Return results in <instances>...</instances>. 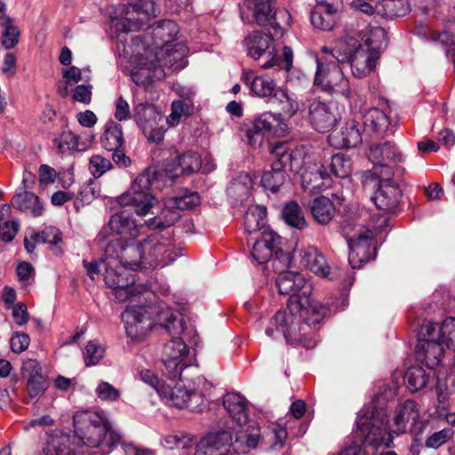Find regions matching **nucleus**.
<instances>
[{
  "label": "nucleus",
  "instance_id": "1",
  "mask_svg": "<svg viewBox=\"0 0 455 455\" xmlns=\"http://www.w3.org/2000/svg\"><path fill=\"white\" fill-rule=\"evenodd\" d=\"M164 31L153 30L132 40L131 60L134 68L131 77L136 84L147 87L162 80L165 76L164 67L172 66L188 52L184 44L172 43L170 33L168 39H164Z\"/></svg>",
  "mask_w": 455,
  "mask_h": 455
},
{
  "label": "nucleus",
  "instance_id": "4",
  "mask_svg": "<svg viewBox=\"0 0 455 455\" xmlns=\"http://www.w3.org/2000/svg\"><path fill=\"white\" fill-rule=\"evenodd\" d=\"M157 180L156 170L148 168L135 179L130 190L117 198L118 204L122 207L132 206L138 215L145 216L156 203L152 190Z\"/></svg>",
  "mask_w": 455,
  "mask_h": 455
},
{
  "label": "nucleus",
  "instance_id": "7",
  "mask_svg": "<svg viewBox=\"0 0 455 455\" xmlns=\"http://www.w3.org/2000/svg\"><path fill=\"white\" fill-rule=\"evenodd\" d=\"M388 417L383 411L372 409L365 411L357 420V432L361 442L372 447H389L393 442L387 431Z\"/></svg>",
  "mask_w": 455,
  "mask_h": 455
},
{
  "label": "nucleus",
  "instance_id": "42",
  "mask_svg": "<svg viewBox=\"0 0 455 455\" xmlns=\"http://www.w3.org/2000/svg\"><path fill=\"white\" fill-rule=\"evenodd\" d=\"M170 206V200L168 199L161 212L149 220L148 226L153 228L164 229L177 222L180 218V214L175 207Z\"/></svg>",
  "mask_w": 455,
  "mask_h": 455
},
{
  "label": "nucleus",
  "instance_id": "25",
  "mask_svg": "<svg viewBox=\"0 0 455 455\" xmlns=\"http://www.w3.org/2000/svg\"><path fill=\"white\" fill-rule=\"evenodd\" d=\"M329 141L333 147L339 148H352L359 146L363 139L358 123L355 120L346 122L339 132L330 134Z\"/></svg>",
  "mask_w": 455,
  "mask_h": 455
},
{
  "label": "nucleus",
  "instance_id": "50",
  "mask_svg": "<svg viewBox=\"0 0 455 455\" xmlns=\"http://www.w3.org/2000/svg\"><path fill=\"white\" fill-rule=\"evenodd\" d=\"M251 92L259 97H271L276 92L275 83L273 79L265 76H255L250 83Z\"/></svg>",
  "mask_w": 455,
  "mask_h": 455
},
{
  "label": "nucleus",
  "instance_id": "10",
  "mask_svg": "<svg viewBox=\"0 0 455 455\" xmlns=\"http://www.w3.org/2000/svg\"><path fill=\"white\" fill-rule=\"evenodd\" d=\"M276 286L282 295H290L287 302L288 310L300 311L303 300L307 301L312 294L313 286L305 277L297 272H281L276 279Z\"/></svg>",
  "mask_w": 455,
  "mask_h": 455
},
{
  "label": "nucleus",
  "instance_id": "59",
  "mask_svg": "<svg viewBox=\"0 0 455 455\" xmlns=\"http://www.w3.org/2000/svg\"><path fill=\"white\" fill-rule=\"evenodd\" d=\"M454 431L450 428H443L432 434L426 441V447L437 449L452 438Z\"/></svg>",
  "mask_w": 455,
  "mask_h": 455
},
{
  "label": "nucleus",
  "instance_id": "3",
  "mask_svg": "<svg viewBox=\"0 0 455 455\" xmlns=\"http://www.w3.org/2000/svg\"><path fill=\"white\" fill-rule=\"evenodd\" d=\"M300 311L279 310L270 320V326L266 329V334L275 338V332H281L286 342L291 346H301L307 349L315 344V331L305 322H302Z\"/></svg>",
  "mask_w": 455,
  "mask_h": 455
},
{
  "label": "nucleus",
  "instance_id": "20",
  "mask_svg": "<svg viewBox=\"0 0 455 455\" xmlns=\"http://www.w3.org/2000/svg\"><path fill=\"white\" fill-rule=\"evenodd\" d=\"M154 325L164 328L171 336H178L184 331V321L178 312L172 311L165 304L147 306Z\"/></svg>",
  "mask_w": 455,
  "mask_h": 455
},
{
  "label": "nucleus",
  "instance_id": "35",
  "mask_svg": "<svg viewBox=\"0 0 455 455\" xmlns=\"http://www.w3.org/2000/svg\"><path fill=\"white\" fill-rule=\"evenodd\" d=\"M335 1L317 3L312 11L310 20L315 28H332Z\"/></svg>",
  "mask_w": 455,
  "mask_h": 455
},
{
  "label": "nucleus",
  "instance_id": "33",
  "mask_svg": "<svg viewBox=\"0 0 455 455\" xmlns=\"http://www.w3.org/2000/svg\"><path fill=\"white\" fill-rule=\"evenodd\" d=\"M328 311V307L314 300L311 295H308L307 301L303 300V305L299 315H302V320H304L307 324H309L313 330L314 327L323 321Z\"/></svg>",
  "mask_w": 455,
  "mask_h": 455
},
{
  "label": "nucleus",
  "instance_id": "56",
  "mask_svg": "<svg viewBox=\"0 0 455 455\" xmlns=\"http://www.w3.org/2000/svg\"><path fill=\"white\" fill-rule=\"evenodd\" d=\"M266 215V209L256 207L250 209L244 215V228L249 234H252L261 228V220Z\"/></svg>",
  "mask_w": 455,
  "mask_h": 455
},
{
  "label": "nucleus",
  "instance_id": "53",
  "mask_svg": "<svg viewBox=\"0 0 455 455\" xmlns=\"http://www.w3.org/2000/svg\"><path fill=\"white\" fill-rule=\"evenodd\" d=\"M328 177V173L323 166L315 165L302 174V185L304 188H316L323 185V180Z\"/></svg>",
  "mask_w": 455,
  "mask_h": 455
},
{
  "label": "nucleus",
  "instance_id": "62",
  "mask_svg": "<svg viewBox=\"0 0 455 455\" xmlns=\"http://www.w3.org/2000/svg\"><path fill=\"white\" fill-rule=\"evenodd\" d=\"M266 133L254 120L245 131L247 142L253 147L259 146L263 141Z\"/></svg>",
  "mask_w": 455,
  "mask_h": 455
},
{
  "label": "nucleus",
  "instance_id": "2",
  "mask_svg": "<svg viewBox=\"0 0 455 455\" xmlns=\"http://www.w3.org/2000/svg\"><path fill=\"white\" fill-rule=\"evenodd\" d=\"M387 45L385 30H349L337 41L334 58L339 63L349 62L353 76L363 78L374 70Z\"/></svg>",
  "mask_w": 455,
  "mask_h": 455
},
{
  "label": "nucleus",
  "instance_id": "12",
  "mask_svg": "<svg viewBox=\"0 0 455 455\" xmlns=\"http://www.w3.org/2000/svg\"><path fill=\"white\" fill-rule=\"evenodd\" d=\"M271 154L275 160L272 164L271 171L263 173L261 184L266 189L275 193L286 180L287 174L284 168L291 164L292 154L287 150V144L284 142L276 143L272 147Z\"/></svg>",
  "mask_w": 455,
  "mask_h": 455
},
{
  "label": "nucleus",
  "instance_id": "18",
  "mask_svg": "<svg viewBox=\"0 0 455 455\" xmlns=\"http://www.w3.org/2000/svg\"><path fill=\"white\" fill-rule=\"evenodd\" d=\"M427 334L423 335V324L418 334V345L416 347L417 360L424 363L427 368L434 369L439 365L443 355V344L439 338L434 337V331L428 330Z\"/></svg>",
  "mask_w": 455,
  "mask_h": 455
},
{
  "label": "nucleus",
  "instance_id": "30",
  "mask_svg": "<svg viewBox=\"0 0 455 455\" xmlns=\"http://www.w3.org/2000/svg\"><path fill=\"white\" fill-rule=\"evenodd\" d=\"M428 330L434 331V337L439 338L448 348L455 349V318H448L441 325L438 323H424L423 335H428Z\"/></svg>",
  "mask_w": 455,
  "mask_h": 455
},
{
  "label": "nucleus",
  "instance_id": "54",
  "mask_svg": "<svg viewBox=\"0 0 455 455\" xmlns=\"http://www.w3.org/2000/svg\"><path fill=\"white\" fill-rule=\"evenodd\" d=\"M253 181L246 173H241L228 188L230 194L237 195L241 199L247 197L252 188Z\"/></svg>",
  "mask_w": 455,
  "mask_h": 455
},
{
  "label": "nucleus",
  "instance_id": "39",
  "mask_svg": "<svg viewBox=\"0 0 455 455\" xmlns=\"http://www.w3.org/2000/svg\"><path fill=\"white\" fill-rule=\"evenodd\" d=\"M394 164L382 163L374 164L372 172L366 174L363 181L364 187L375 188L379 183L393 182L391 178L394 174L393 168L391 165Z\"/></svg>",
  "mask_w": 455,
  "mask_h": 455
},
{
  "label": "nucleus",
  "instance_id": "28",
  "mask_svg": "<svg viewBox=\"0 0 455 455\" xmlns=\"http://www.w3.org/2000/svg\"><path fill=\"white\" fill-rule=\"evenodd\" d=\"M368 156L373 164H398L403 160L401 152L390 141L371 145Z\"/></svg>",
  "mask_w": 455,
  "mask_h": 455
},
{
  "label": "nucleus",
  "instance_id": "52",
  "mask_svg": "<svg viewBox=\"0 0 455 455\" xmlns=\"http://www.w3.org/2000/svg\"><path fill=\"white\" fill-rule=\"evenodd\" d=\"M32 238L36 242L47 243L54 246L55 253L60 254L62 252L61 248L59 246L62 243L61 232L54 227H47L42 232L34 234Z\"/></svg>",
  "mask_w": 455,
  "mask_h": 455
},
{
  "label": "nucleus",
  "instance_id": "44",
  "mask_svg": "<svg viewBox=\"0 0 455 455\" xmlns=\"http://www.w3.org/2000/svg\"><path fill=\"white\" fill-rule=\"evenodd\" d=\"M364 125L374 132L382 133L389 126V118L379 108L369 109L363 116Z\"/></svg>",
  "mask_w": 455,
  "mask_h": 455
},
{
  "label": "nucleus",
  "instance_id": "45",
  "mask_svg": "<svg viewBox=\"0 0 455 455\" xmlns=\"http://www.w3.org/2000/svg\"><path fill=\"white\" fill-rule=\"evenodd\" d=\"M259 438V431L257 428L239 429L235 432V443H236L238 450L245 452L248 450L256 448Z\"/></svg>",
  "mask_w": 455,
  "mask_h": 455
},
{
  "label": "nucleus",
  "instance_id": "57",
  "mask_svg": "<svg viewBox=\"0 0 455 455\" xmlns=\"http://www.w3.org/2000/svg\"><path fill=\"white\" fill-rule=\"evenodd\" d=\"M104 355V348L94 341H90L84 350L86 366L97 364Z\"/></svg>",
  "mask_w": 455,
  "mask_h": 455
},
{
  "label": "nucleus",
  "instance_id": "13",
  "mask_svg": "<svg viewBox=\"0 0 455 455\" xmlns=\"http://www.w3.org/2000/svg\"><path fill=\"white\" fill-rule=\"evenodd\" d=\"M144 254V267L156 268L174 259L172 243L158 234L148 235L140 241Z\"/></svg>",
  "mask_w": 455,
  "mask_h": 455
},
{
  "label": "nucleus",
  "instance_id": "48",
  "mask_svg": "<svg viewBox=\"0 0 455 455\" xmlns=\"http://www.w3.org/2000/svg\"><path fill=\"white\" fill-rule=\"evenodd\" d=\"M53 143L61 154L82 151L85 148L80 146L79 137L70 131L61 132L58 138L54 139Z\"/></svg>",
  "mask_w": 455,
  "mask_h": 455
},
{
  "label": "nucleus",
  "instance_id": "19",
  "mask_svg": "<svg viewBox=\"0 0 455 455\" xmlns=\"http://www.w3.org/2000/svg\"><path fill=\"white\" fill-rule=\"evenodd\" d=\"M281 237L272 230H264L256 240L251 250V257L259 264H264L275 256L276 259H287L280 248Z\"/></svg>",
  "mask_w": 455,
  "mask_h": 455
},
{
  "label": "nucleus",
  "instance_id": "17",
  "mask_svg": "<svg viewBox=\"0 0 455 455\" xmlns=\"http://www.w3.org/2000/svg\"><path fill=\"white\" fill-rule=\"evenodd\" d=\"M140 234L139 226L125 211L112 215L108 227L104 228L100 235L107 243L110 239L117 238L119 242L136 238Z\"/></svg>",
  "mask_w": 455,
  "mask_h": 455
},
{
  "label": "nucleus",
  "instance_id": "32",
  "mask_svg": "<svg viewBox=\"0 0 455 455\" xmlns=\"http://www.w3.org/2000/svg\"><path fill=\"white\" fill-rule=\"evenodd\" d=\"M419 418V412L416 409V403L412 400H406L399 408L396 414L394 417V425L395 429L394 430L397 434H402L406 429L407 423L412 419L413 425L411 431H414L417 427L418 422L416 420ZM419 432L421 431L422 423L419 422Z\"/></svg>",
  "mask_w": 455,
  "mask_h": 455
},
{
  "label": "nucleus",
  "instance_id": "8",
  "mask_svg": "<svg viewBox=\"0 0 455 455\" xmlns=\"http://www.w3.org/2000/svg\"><path fill=\"white\" fill-rule=\"evenodd\" d=\"M76 435L90 447H98L108 429V421L99 412L81 411L73 417Z\"/></svg>",
  "mask_w": 455,
  "mask_h": 455
},
{
  "label": "nucleus",
  "instance_id": "21",
  "mask_svg": "<svg viewBox=\"0 0 455 455\" xmlns=\"http://www.w3.org/2000/svg\"><path fill=\"white\" fill-rule=\"evenodd\" d=\"M161 396L170 397L172 404L180 409H188L190 411L198 410L203 403V395L194 390L184 388L180 386H176L172 388L170 386L165 385L162 387Z\"/></svg>",
  "mask_w": 455,
  "mask_h": 455
},
{
  "label": "nucleus",
  "instance_id": "14",
  "mask_svg": "<svg viewBox=\"0 0 455 455\" xmlns=\"http://www.w3.org/2000/svg\"><path fill=\"white\" fill-rule=\"evenodd\" d=\"M105 257L116 259L126 270L145 268L140 242L137 244L124 245L117 238L110 239L105 246Z\"/></svg>",
  "mask_w": 455,
  "mask_h": 455
},
{
  "label": "nucleus",
  "instance_id": "29",
  "mask_svg": "<svg viewBox=\"0 0 455 455\" xmlns=\"http://www.w3.org/2000/svg\"><path fill=\"white\" fill-rule=\"evenodd\" d=\"M234 432L230 429H223L215 433H210L200 441V448L204 452L231 451Z\"/></svg>",
  "mask_w": 455,
  "mask_h": 455
},
{
  "label": "nucleus",
  "instance_id": "34",
  "mask_svg": "<svg viewBox=\"0 0 455 455\" xmlns=\"http://www.w3.org/2000/svg\"><path fill=\"white\" fill-rule=\"evenodd\" d=\"M270 2L271 0H244L243 5L252 12V21L248 20V24L255 22L260 27L270 25L273 17Z\"/></svg>",
  "mask_w": 455,
  "mask_h": 455
},
{
  "label": "nucleus",
  "instance_id": "26",
  "mask_svg": "<svg viewBox=\"0 0 455 455\" xmlns=\"http://www.w3.org/2000/svg\"><path fill=\"white\" fill-rule=\"evenodd\" d=\"M299 264L316 275L327 277L330 267L323 253L315 246H307L299 251Z\"/></svg>",
  "mask_w": 455,
  "mask_h": 455
},
{
  "label": "nucleus",
  "instance_id": "31",
  "mask_svg": "<svg viewBox=\"0 0 455 455\" xmlns=\"http://www.w3.org/2000/svg\"><path fill=\"white\" fill-rule=\"evenodd\" d=\"M223 406L240 427L247 422V403L243 396L237 393H228L223 397Z\"/></svg>",
  "mask_w": 455,
  "mask_h": 455
},
{
  "label": "nucleus",
  "instance_id": "47",
  "mask_svg": "<svg viewBox=\"0 0 455 455\" xmlns=\"http://www.w3.org/2000/svg\"><path fill=\"white\" fill-rule=\"evenodd\" d=\"M330 168L333 175L345 179L349 177L353 172V162L350 156L339 153L332 156Z\"/></svg>",
  "mask_w": 455,
  "mask_h": 455
},
{
  "label": "nucleus",
  "instance_id": "5",
  "mask_svg": "<svg viewBox=\"0 0 455 455\" xmlns=\"http://www.w3.org/2000/svg\"><path fill=\"white\" fill-rule=\"evenodd\" d=\"M104 262L105 283L114 291L115 297L119 302H125L142 294L147 296L146 299L153 296L148 286L135 284L134 276L120 266L116 259L105 257Z\"/></svg>",
  "mask_w": 455,
  "mask_h": 455
},
{
  "label": "nucleus",
  "instance_id": "11",
  "mask_svg": "<svg viewBox=\"0 0 455 455\" xmlns=\"http://www.w3.org/2000/svg\"><path fill=\"white\" fill-rule=\"evenodd\" d=\"M316 62L315 84L322 85L326 91L339 93L347 100H351L355 95L339 66L332 62L324 67L319 59H316Z\"/></svg>",
  "mask_w": 455,
  "mask_h": 455
},
{
  "label": "nucleus",
  "instance_id": "24",
  "mask_svg": "<svg viewBox=\"0 0 455 455\" xmlns=\"http://www.w3.org/2000/svg\"><path fill=\"white\" fill-rule=\"evenodd\" d=\"M273 43V36L264 30H252L243 40L248 55L254 60L259 59L266 52L272 55L275 52Z\"/></svg>",
  "mask_w": 455,
  "mask_h": 455
},
{
  "label": "nucleus",
  "instance_id": "23",
  "mask_svg": "<svg viewBox=\"0 0 455 455\" xmlns=\"http://www.w3.org/2000/svg\"><path fill=\"white\" fill-rule=\"evenodd\" d=\"M377 187L371 200L384 214L392 212L399 204L402 195L399 187L395 182L379 183Z\"/></svg>",
  "mask_w": 455,
  "mask_h": 455
},
{
  "label": "nucleus",
  "instance_id": "64",
  "mask_svg": "<svg viewBox=\"0 0 455 455\" xmlns=\"http://www.w3.org/2000/svg\"><path fill=\"white\" fill-rule=\"evenodd\" d=\"M30 343L29 336L25 332H15L11 338V348L14 353L25 351Z\"/></svg>",
  "mask_w": 455,
  "mask_h": 455
},
{
  "label": "nucleus",
  "instance_id": "16",
  "mask_svg": "<svg viewBox=\"0 0 455 455\" xmlns=\"http://www.w3.org/2000/svg\"><path fill=\"white\" fill-rule=\"evenodd\" d=\"M147 306L128 307L122 313L126 334L132 339L140 340L154 326V320L148 315Z\"/></svg>",
  "mask_w": 455,
  "mask_h": 455
},
{
  "label": "nucleus",
  "instance_id": "41",
  "mask_svg": "<svg viewBox=\"0 0 455 455\" xmlns=\"http://www.w3.org/2000/svg\"><path fill=\"white\" fill-rule=\"evenodd\" d=\"M271 101L273 104H276L279 107L280 113L276 115L278 117L281 115L291 117L299 110L297 100L285 90L278 89L276 92H275Z\"/></svg>",
  "mask_w": 455,
  "mask_h": 455
},
{
  "label": "nucleus",
  "instance_id": "60",
  "mask_svg": "<svg viewBox=\"0 0 455 455\" xmlns=\"http://www.w3.org/2000/svg\"><path fill=\"white\" fill-rule=\"evenodd\" d=\"M112 168L111 161L100 155L92 156L90 159V170L94 177L103 175L107 171Z\"/></svg>",
  "mask_w": 455,
  "mask_h": 455
},
{
  "label": "nucleus",
  "instance_id": "27",
  "mask_svg": "<svg viewBox=\"0 0 455 455\" xmlns=\"http://www.w3.org/2000/svg\"><path fill=\"white\" fill-rule=\"evenodd\" d=\"M308 207L313 220L323 226L328 225L337 213L333 202L324 196L313 199Z\"/></svg>",
  "mask_w": 455,
  "mask_h": 455
},
{
  "label": "nucleus",
  "instance_id": "43",
  "mask_svg": "<svg viewBox=\"0 0 455 455\" xmlns=\"http://www.w3.org/2000/svg\"><path fill=\"white\" fill-rule=\"evenodd\" d=\"M100 142L107 150L121 148L124 144L121 126L114 122L108 123L100 137Z\"/></svg>",
  "mask_w": 455,
  "mask_h": 455
},
{
  "label": "nucleus",
  "instance_id": "55",
  "mask_svg": "<svg viewBox=\"0 0 455 455\" xmlns=\"http://www.w3.org/2000/svg\"><path fill=\"white\" fill-rule=\"evenodd\" d=\"M170 207H175L177 211L190 210L200 204V197L196 193H185L181 196L169 198Z\"/></svg>",
  "mask_w": 455,
  "mask_h": 455
},
{
  "label": "nucleus",
  "instance_id": "6",
  "mask_svg": "<svg viewBox=\"0 0 455 455\" xmlns=\"http://www.w3.org/2000/svg\"><path fill=\"white\" fill-rule=\"evenodd\" d=\"M341 232L346 238L350 251L349 264L353 268H360L376 256V245L373 241V231L363 230L362 226L344 221Z\"/></svg>",
  "mask_w": 455,
  "mask_h": 455
},
{
  "label": "nucleus",
  "instance_id": "58",
  "mask_svg": "<svg viewBox=\"0 0 455 455\" xmlns=\"http://www.w3.org/2000/svg\"><path fill=\"white\" fill-rule=\"evenodd\" d=\"M47 387L48 382L44 375L27 379V389L31 398L43 395Z\"/></svg>",
  "mask_w": 455,
  "mask_h": 455
},
{
  "label": "nucleus",
  "instance_id": "63",
  "mask_svg": "<svg viewBox=\"0 0 455 455\" xmlns=\"http://www.w3.org/2000/svg\"><path fill=\"white\" fill-rule=\"evenodd\" d=\"M21 375L26 379L42 376V369L35 359H27L21 365Z\"/></svg>",
  "mask_w": 455,
  "mask_h": 455
},
{
  "label": "nucleus",
  "instance_id": "61",
  "mask_svg": "<svg viewBox=\"0 0 455 455\" xmlns=\"http://www.w3.org/2000/svg\"><path fill=\"white\" fill-rule=\"evenodd\" d=\"M96 393L100 399L106 401H116L120 397V391L106 381L98 385Z\"/></svg>",
  "mask_w": 455,
  "mask_h": 455
},
{
  "label": "nucleus",
  "instance_id": "49",
  "mask_svg": "<svg viewBox=\"0 0 455 455\" xmlns=\"http://www.w3.org/2000/svg\"><path fill=\"white\" fill-rule=\"evenodd\" d=\"M404 380L411 392H417L426 387L428 377L422 367L412 366L406 371Z\"/></svg>",
  "mask_w": 455,
  "mask_h": 455
},
{
  "label": "nucleus",
  "instance_id": "36",
  "mask_svg": "<svg viewBox=\"0 0 455 455\" xmlns=\"http://www.w3.org/2000/svg\"><path fill=\"white\" fill-rule=\"evenodd\" d=\"M12 205L21 212H30L34 217L40 216L44 210L39 197L27 191L15 195L12 199Z\"/></svg>",
  "mask_w": 455,
  "mask_h": 455
},
{
  "label": "nucleus",
  "instance_id": "40",
  "mask_svg": "<svg viewBox=\"0 0 455 455\" xmlns=\"http://www.w3.org/2000/svg\"><path fill=\"white\" fill-rule=\"evenodd\" d=\"M201 158L199 155L193 151H188L177 156L175 160L176 176L180 174L189 175L197 172L201 168Z\"/></svg>",
  "mask_w": 455,
  "mask_h": 455
},
{
  "label": "nucleus",
  "instance_id": "22",
  "mask_svg": "<svg viewBox=\"0 0 455 455\" xmlns=\"http://www.w3.org/2000/svg\"><path fill=\"white\" fill-rule=\"evenodd\" d=\"M308 121L316 132H327L336 124L337 116L328 104L315 100L308 107Z\"/></svg>",
  "mask_w": 455,
  "mask_h": 455
},
{
  "label": "nucleus",
  "instance_id": "51",
  "mask_svg": "<svg viewBox=\"0 0 455 455\" xmlns=\"http://www.w3.org/2000/svg\"><path fill=\"white\" fill-rule=\"evenodd\" d=\"M189 93L183 100H174L172 104V113L169 116V123L174 125L180 122L182 116H189L193 110V101Z\"/></svg>",
  "mask_w": 455,
  "mask_h": 455
},
{
  "label": "nucleus",
  "instance_id": "15",
  "mask_svg": "<svg viewBox=\"0 0 455 455\" xmlns=\"http://www.w3.org/2000/svg\"><path fill=\"white\" fill-rule=\"evenodd\" d=\"M173 338L165 343L162 355L164 372L171 379H180L183 370L188 366L186 363L188 347L182 339Z\"/></svg>",
  "mask_w": 455,
  "mask_h": 455
},
{
  "label": "nucleus",
  "instance_id": "37",
  "mask_svg": "<svg viewBox=\"0 0 455 455\" xmlns=\"http://www.w3.org/2000/svg\"><path fill=\"white\" fill-rule=\"evenodd\" d=\"M133 118L141 129H145L156 125L161 117L154 105L139 103L133 108Z\"/></svg>",
  "mask_w": 455,
  "mask_h": 455
},
{
  "label": "nucleus",
  "instance_id": "38",
  "mask_svg": "<svg viewBox=\"0 0 455 455\" xmlns=\"http://www.w3.org/2000/svg\"><path fill=\"white\" fill-rule=\"evenodd\" d=\"M376 8L381 16L393 20L406 15L410 4L407 0H381Z\"/></svg>",
  "mask_w": 455,
  "mask_h": 455
},
{
  "label": "nucleus",
  "instance_id": "46",
  "mask_svg": "<svg viewBox=\"0 0 455 455\" xmlns=\"http://www.w3.org/2000/svg\"><path fill=\"white\" fill-rule=\"evenodd\" d=\"M283 217L285 222L298 229H304L307 227V221L299 205L291 201L285 204L283 209Z\"/></svg>",
  "mask_w": 455,
  "mask_h": 455
},
{
  "label": "nucleus",
  "instance_id": "9",
  "mask_svg": "<svg viewBox=\"0 0 455 455\" xmlns=\"http://www.w3.org/2000/svg\"><path fill=\"white\" fill-rule=\"evenodd\" d=\"M115 12L116 15L111 16L112 28H132L142 26L147 20L156 17L157 8L155 0H133Z\"/></svg>",
  "mask_w": 455,
  "mask_h": 455
}]
</instances>
